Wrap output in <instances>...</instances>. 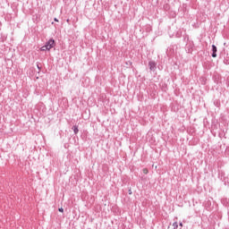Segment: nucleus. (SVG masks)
<instances>
[{
	"label": "nucleus",
	"instance_id": "f257e3e1",
	"mask_svg": "<svg viewBox=\"0 0 229 229\" xmlns=\"http://www.w3.org/2000/svg\"><path fill=\"white\" fill-rule=\"evenodd\" d=\"M45 46H47V47L48 48V51H50L51 49H53V47L55 46H56V44L55 43V39L50 38L46 44Z\"/></svg>",
	"mask_w": 229,
	"mask_h": 229
},
{
	"label": "nucleus",
	"instance_id": "f03ea898",
	"mask_svg": "<svg viewBox=\"0 0 229 229\" xmlns=\"http://www.w3.org/2000/svg\"><path fill=\"white\" fill-rule=\"evenodd\" d=\"M148 67L149 70L152 71V72H155V71H157V63L155 61H149Z\"/></svg>",
	"mask_w": 229,
	"mask_h": 229
},
{
	"label": "nucleus",
	"instance_id": "7ed1b4c3",
	"mask_svg": "<svg viewBox=\"0 0 229 229\" xmlns=\"http://www.w3.org/2000/svg\"><path fill=\"white\" fill-rule=\"evenodd\" d=\"M211 56H212V58H216L217 57V47H216V45H212Z\"/></svg>",
	"mask_w": 229,
	"mask_h": 229
},
{
	"label": "nucleus",
	"instance_id": "20e7f679",
	"mask_svg": "<svg viewBox=\"0 0 229 229\" xmlns=\"http://www.w3.org/2000/svg\"><path fill=\"white\" fill-rule=\"evenodd\" d=\"M72 130H73L74 134L78 135V131H80V130L78 129V125H73Z\"/></svg>",
	"mask_w": 229,
	"mask_h": 229
},
{
	"label": "nucleus",
	"instance_id": "39448f33",
	"mask_svg": "<svg viewBox=\"0 0 229 229\" xmlns=\"http://www.w3.org/2000/svg\"><path fill=\"white\" fill-rule=\"evenodd\" d=\"M40 51H49V48H47V45L41 47Z\"/></svg>",
	"mask_w": 229,
	"mask_h": 229
},
{
	"label": "nucleus",
	"instance_id": "423d86ee",
	"mask_svg": "<svg viewBox=\"0 0 229 229\" xmlns=\"http://www.w3.org/2000/svg\"><path fill=\"white\" fill-rule=\"evenodd\" d=\"M174 229H178V222L173 224Z\"/></svg>",
	"mask_w": 229,
	"mask_h": 229
},
{
	"label": "nucleus",
	"instance_id": "0eeeda50",
	"mask_svg": "<svg viewBox=\"0 0 229 229\" xmlns=\"http://www.w3.org/2000/svg\"><path fill=\"white\" fill-rule=\"evenodd\" d=\"M143 173H144V174H148V169H143Z\"/></svg>",
	"mask_w": 229,
	"mask_h": 229
},
{
	"label": "nucleus",
	"instance_id": "6e6552de",
	"mask_svg": "<svg viewBox=\"0 0 229 229\" xmlns=\"http://www.w3.org/2000/svg\"><path fill=\"white\" fill-rule=\"evenodd\" d=\"M37 67H38V71H40V69H42V67H40V64H37Z\"/></svg>",
	"mask_w": 229,
	"mask_h": 229
},
{
	"label": "nucleus",
	"instance_id": "1a4fd4ad",
	"mask_svg": "<svg viewBox=\"0 0 229 229\" xmlns=\"http://www.w3.org/2000/svg\"><path fill=\"white\" fill-rule=\"evenodd\" d=\"M58 210H59V212H64V208H60Z\"/></svg>",
	"mask_w": 229,
	"mask_h": 229
},
{
	"label": "nucleus",
	"instance_id": "9d476101",
	"mask_svg": "<svg viewBox=\"0 0 229 229\" xmlns=\"http://www.w3.org/2000/svg\"><path fill=\"white\" fill-rule=\"evenodd\" d=\"M54 21H55V22H58V20H57L56 18H55Z\"/></svg>",
	"mask_w": 229,
	"mask_h": 229
},
{
	"label": "nucleus",
	"instance_id": "9b49d317",
	"mask_svg": "<svg viewBox=\"0 0 229 229\" xmlns=\"http://www.w3.org/2000/svg\"><path fill=\"white\" fill-rule=\"evenodd\" d=\"M179 225H180V226H183V224H182V223H180Z\"/></svg>",
	"mask_w": 229,
	"mask_h": 229
},
{
	"label": "nucleus",
	"instance_id": "f8f14e48",
	"mask_svg": "<svg viewBox=\"0 0 229 229\" xmlns=\"http://www.w3.org/2000/svg\"><path fill=\"white\" fill-rule=\"evenodd\" d=\"M129 194H131V190L129 191Z\"/></svg>",
	"mask_w": 229,
	"mask_h": 229
}]
</instances>
